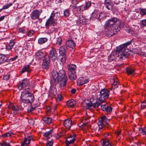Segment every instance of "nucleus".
<instances>
[{
  "instance_id": "1",
  "label": "nucleus",
  "mask_w": 146,
  "mask_h": 146,
  "mask_svg": "<svg viewBox=\"0 0 146 146\" xmlns=\"http://www.w3.org/2000/svg\"><path fill=\"white\" fill-rule=\"evenodd\" d=\"M125 25L124 22L121 21L115 17L111 18L106 21L104 25L106 35L111 36L116 34Z\"/></svg>"
},
{
  "instance_id": "2",
  "label": "nucleus",
  "mask_w": 146,
  "mask_h": 146,
  "mask_svg": "<svg viewBox=\"0 0 146 146\" xmlns=\"http://www.w3.org/2000/svg\"><path fill=\"white\" fill-rule=\"evenodd\" d=\"M52 76L55 85H58L60 88L65 86L67 81V78L65 76V72L63 70L61 69L59 71L53 70Z\"/></svg>"
},
{
  "instance_id": "3",
  "label": "nucleus",
  "mask_w": 146,
  "mask_h": 146,
  "mask_svg": "<svg viewBox=\"0 0 146 146\" xmlns=\"http://www.w3.org/2000/svg\"><path fill=\"white\" fill-rule=\"evenodd\" d=\"M30 88L24 89L22 92L21 96V101L24 103L31 104L35 100L33 95L31 93Z\"/></svg>"
},
{
  "instance_id": "4",
  "label": "nucleus",
  "mask_w": 146,
  "mask_h": 146,
  "mask_svg": "<svg viewBox=\"0 0 146 146\" xmlns=\"http://www.w3.org/2000/svg\"><path fill=\"white\" fill-rule=\"evenodd\" d=\"M131 41H129L123 44L117 48V51L118 54V57L119 58L125 59L128 57L129 53L125 50V48L131 44Z\"/></svg>"
},
{
  "instance_id": "5",
  "label": "nucleus",
  "mask_w": 146,
  "mask_h": 146,
  "mask_svg": "<svg viewBox=\"0 0 146 146\" xmlns=\"http://www.w3.org/2000/svg\"><path fill=\"white\" fill-rule=\"evenodd\" d=\"M110 120L105 116L100 117L98 123V129H97L96 130L101 132L105 129L106 128V125L108 124Z\"/></svg>"
},
{
  "instance_id": "6",
  "label": "nucleus",
  "mask_w": 146,
  "mask_h": 146,
  "mask_svg": "<svg viewBox=\"0 0 146 146\" xmlns=\"http://www.w3.org/2000/svg\"><path fill=\"white\" fill-rule=\"evenodd\" d=\"M58 19L56 16V14L53 13V12L52 13L50 16L46 21L45 24V27L48 29L51 25L55 26L56 25Z\"/></svg>"
},
{
  "instance_id": "7",
  "label": "nucleus",
  "mask_w": 146,
  "mask_h": 146,
  "mask_svg": "<svg viewBox=\"0 0 146 146\" xmlns=\"http://www.w3.org/2000/svg\"><path fill=\"white\" fill-rule=\"evenodd\" d=\"M110 91L106 89H102L100 92V94L98 97L101 101H104L109 96Z\"/></svg>"
},
{
  "instance_id": "8",
  "label": "nucleus",
  "mask_w": 146,
  "mask_h": 146,
  "mask_svg": "<svg viewBox=\"0 0 146 146\" xmlns=\"http://www.w3.org/2000/svg\"><path fill=\"white\" fill-rule=\"evenodd\" d=\"M42 12V10H35L33 11L30 14L31 18L33 20L38 19L40 15Z\"/></svg>"
},
{
  "instance_id": "9",
  "label": "nucleus",
  "mask_w": 146,
  "mask_h": 146,
  "mask_svg": "<svg viewBox=\"0 0 146 146\" xmlns=\"http://www.w3.org/2000/svg\"><path fill=\"white\" fill-rule=\"evenodd\" d=\"M29 83V81L27 79H25L22 80L21 82H20L18 86V88L19 90H21L27 86Z\"/></svg>"
},
{
  "instance_id": "10",
  "label": "nucleus",
  "mask_w": 146,
  "mask_h": 146,
  "mask_svg": "<svg viewBox=\"0 0 146 146\" xmlns=\"http://www.w3.org/2000/svg\"><path fill=\"white\" fill-rule=\"evenodd\" d=\"M50 58L53 61H55L56 59L57 54L55 49L52 48L50 51L49 55Z\"/></svg>"
},
{
  "instance_id": "11",
  "label": "nucleus",
  "mask_w": 146,
  "mask_h": 146,
  "mask_svg": "<svg viewBox=\"0 0 146 146\" xmlns=\"http://www.w3.org/2000/svg\"><path fill=\"white\" fill-rule=\"evenodd\" d=\"M89 79L87 77H81L78 80L77 82L78 85L81 86L84 84L87 83L89 81Z\"/></svg>"
},
{
  "instance_id": "12",
  "label": "nucleus",
  "mask_w": 146,
  "mask_h": 146,
  "mask_svg": "<svg viewBox=\"0 0 146 146\" xmlns=\"http://www.w3.org/2000/svg\"><path fill=\"white\" fill-rule=\"evenodd\" d=\"M102 104V105L101 106V108L103 111H106L107 112L112 111V108L111 107L108 106L106 103L104 102Z\"/></svg>"
},
{
  "instance_id": "13",
  "label": "nucleus",
  "mask_w": 146,
  "mask_h": 146,
  "mask_svg": "<svg viewBox=\"0 0 146 146\" xmlns=\"http://www.w3.org/2000/svg\"><path fill=\"white\" fill-rule=\"evenodd\" d=\"M118 52L117 51L112 52L110 55L108 57V60L109 62H111L115 59L118 57Z\"/></svg>"
},
{
  "instance_id": "14",
  "label": "nucleus",
  "mask_w": 146,
  "mask_h": 146,
  "mask_svg": "<svg viewBox=\"0 0 146 146\" xmlns=\"http://www.w3.org/2000/svg\"><path fill=\"white\" fill-rule=\"evenodd\" d=\"M8 108L9 109H11L15 114L17 113L19 110V107L15 106L12 103H11L9 105Z\"/></svg>"
},
{
  "instance_id": "15",
  "label": "nucleus",
  "mask_w": 146,
  "mask_h": 146,
  "mask_svg": "<svg viewBox=\"0 0 146 146\" xmlns=\"http://www.w3.org/2000/svg\"><path fill=\"white\" fill-rule=\"evenodd\" d=\"M76 102L73 99L68 100L66 102V105L68 107H73L76 105Z\"/></svg>"
},
{
  "instance_id": "16",
  "label": "nucleus",
  "mask_w": 146,
  "mask_h": 146,
  "mask_svg": "<svg viewBox=\"0 0 146 146\" xmlns=\"http://www.w3.org/2000/svg\"><path fill=\"white\" fill-rule=\"evenodd\" d=\"M64 125L65 127L69 129L72 125V121L69 119H66L64 122Z\"/></svg>"
},
{
  "instance_id": "17",
  "label": "nucleus",
  "mask_w": 146,
  "mask_h": 146,
  "mask_svg": "<svg viewBox=\"0 0 146 146\" xmlns=\"http://www.w3.org/2000/svg\"><path fill=\"white\" fill-rule=\"evenodd\" d=\"M69 77L72 80H75L76 78V73L75 72H68Z\"/></svg>"
},
{
  "instance_id": "18",
  "label": "nucleus",
  "mask_w": 146,
  "mask_h": 146,
  "mask_svg": "<svg viewBox=\"0 0 146 146\" xmlns=\"http://www.w3.org/2000/svg\"><path fill=\"white\" fill-rule=\"evenodd\" d=\"M78 21L81 24L85 25L86 23V19L82 15H80Z\"/></svg>"
},
{
  "instance_id": "19",
  "label": "nucleus",
  "mask_w": 146,
  "mask_h": 146,
  "mask_svg": "<svg viewBox=\"0 0 146 146\" xmlns=\"http://www.w3.org/2000/svg\"><path fill=\"white\" fill-rule=\"evenodd\" d=\"M102 146H112L111 144L108 139H105L102 140Z\"/></svg>"
},
{
  "instance_id": "20",
  "label": "nucleus",
  "mask_w": 146,
  "mask_h": 146,
  "mask_svg": "<svg viewBox=\"0 0 146 146\" xmlns=\"http://www.w3.org/2000/svg\"><path fill=\"white\" fill-rule=\"evenodd\" d=\"M15 44V42L13 40H10V42L8 45L6 46V49L8 50H10L13 47Z\"/></svg>"
},
{
  "instance_id": "21",
  "label": "nucleus",
  "mask_w": 146,
  "mask_h": 146,
  "mask_svg": "<svg viewBox=\"0 0 146 146\" xmlns=\"http://www.w3.org/2000/svg\"><path fill=\"white\" fill-rule=\"evenodd\" d=\"M67 46L69 47L73 48L75 46V44L72 40H69L67 41L66 42Z\"/></svg>"
},
{
  "instance_id": "22",
  "label": "nucleus",
  "mask_w": 146,
  "mask_h": 146,
  "mask_svg": "<svg viewBox=\"0 0 146 146\" xmlns=\"http://www.w3.org/2000/svg\"><path fill=\"white\" fill-rule=\"evenodd\" d=\"M66 57V54H60L58 58V60L60 61L63 64L65 62Z\"/></svg>"
},
{
  "instance_id": "23",
  "label": "nucleus",
  "mask_w": 146,
  "mask_h": 146,
  "mask_svg": "<svg viewBox=\"0 0 146 146\" xmlns=\"http://www.w3.org/2000/svg\"><path fill=\"white\" fill-rule=\"evenodd\" d=\"M104 102L100 100L99 99L98 97L96 102L94 103H93V106L94 108H97Z\"/></svg>"
},
{
  "instance_id": "24",
  "label": "nucleus",
  "mask_w": 146,
  "mask_h": 146,
  "mask_svg": "<svg viewBox=\"0 0 146 146\" xmlns=\"http://www.w3.org/2000/svg\"><path fill=\"white\" fill-rule=\"evenodd\" d=\"M76 66L75 64H70L68 66V72H75V69L76 68Z\"/></svg>"
},
{
  "instance_id": "25",
  "label": "nucleus",
  "mask_w": 146,
  "mask_h": 146,
  "mask_svg": "<svg viewBox=\"0 0 146 146\" xmlns=\"http://www.w3.org/2000/svg\"><path fill=\"white\" fill-rule=\"evenodd\" d=\"M49 93L52 96H54L56 94V89L55 88L52 87L50 88L49 91Z\"/></svg>"
},
{
  "instance_id": "26",
  "label": "nucleus",
  "mask_w": 146,
  "mask_h": 146,
  "mask_svg": "<svg viewBox=\"0 0 146 146\" xmlns=\"http://www.w3.org/2000/svg\"><path fill=\"white\" fill-rule=\"evenodd\" d=\"M31 70L30 68V65H27L25 66L22 69L21 71V73H23L25 72H31Z\"/></svg>"
},
{
  "instance_id": "27",
  "label": "nucleus",
  "mask_w": 146,
  "mask_h": 146,
  "mask_svg": "<svg viewBox=\"0 0 146 146\" xmlns=\"http://www.w3.org/2000/svg\"><path fill=\"white\" fill-rule=\"evenodd\" d=\"M66 47L65 46L63 45L60 47L59 49V53L60 54H65V52L66 51Z\"/></svg>"
},
{
  "instance_id": "28",
  "label": "nucleus",
  "mask_w": 146,
  "mask_h": 146,
  "mask_svg": "<svg viewBox=\"0 0 146 146\" xmlns=\"http://www.w3.org/2000/svg\"><path fill=\"white\" fill-rule=\"evenodd\" d=\"M44 55L43 52H39L36 53L35 57L37 59L40 60L44 56Z\"/></svg>"
},
{
  "instance_id": "29",
  "label": "nucleus",
  "mask_w": 146,
  "mask_h": 146,
  "mask_svg": "<svg viewBox=\"0 0 146 146\" xmlns=\"http://www.w3.org/2000/svg\"><path fill=\"white\" fill-rule=\"evenodd\" d=\"M99 14L98 11L97 10L94 11L92 13L91 17V19L94 20L97 18L98 14Z\"/></svg>"
},
{
  "instance_id": "30",
  "label": "nucleus",
  "mask_w": 146,
  "mask_h": 146,
  "mask_svg": "<svg viewBox=\"0 0 146 146\" xmlns=\"http://www.w3.org/2000/svg\"><path fill=\"white\" fill-rule=\"evenodd\" d=\"M73 140H70V137H68L66 141V146H68L70 144L73 143L75 141V139L73 138Z\"/></svg>"
},
{
  "instance_id": "31",
  "label": "nucleus",
  "mask_w": 146,
  "mask_h": 146,
  "mask_svg": "<svg viewBox=\"0 0 146 146\" xmlns=\"http://www.w3.org/2000/svg\"><path fill=\"white\" fill-rule=\"evenodd\" d=\"M126 72L129 74H131L133 73L135 69L131 67H128L126 68Z\"/></svg>"
},
{
  "instance_id": "32",
  "label": "nucleus",
  "mask_w": 146,
  "mask_h": 146,
  "mask_svg": "<svg viewBox=\"0 0 146 146\" xmlns=\"http://www.w3.org/2000/svg\"><path fill=\"white\" fill-rule=\"evenodd\" d=\"M44 122L47 124H50L52 122V119L48 117H44L42 119Z\"/></svg>"
},
{
  "instance_id": "33",
  "label": "nucleus",
  "mask_w": 146,
  "mask_h": 146,
  "mask_svg": "<svg viewBox=\"0 0 146 146\" xmlns=\"http://www.w3.org/2000/svg\"><path fill=\"white\" fill-rule=\"evenodd\" d=\"M15 52L17 54H20L23 51V48L21 46L16 47L15 48Z\"/></svg>"
},
{
  "instance_id": "34",
  "label": "nucleus",
  "mask_w": 146,
  "mask_h": 146,
  "mask_svg": "<svg viewBox=\"0 0 146 146\" xmlns=\"http://www.w3.org/2000/svg\"><path fill=\"white\" fill-rule=\"evenodd\" d=\"M13 135L14 133H13L11 132H8L3 134L2 135L1 137L3 138H6L12 136Z\"/></svg>"
},
{
  "instance_id": "35",
  "label": "nucleus",
  "mask_w": 146,
  "mask_h": 146,
  "mask_svg": "<svg viewBox=\"0 0 146 146\" xmlns=\"http://www.w3.org/2000/svg\"><path fill=\"white\" fill-rule=\"evenodd\" d=\"M6 61L8 62L7 58L3 55H0V64Z\"/></svg>"
},
{
  "instance_id": "36",
  "label": "nucleus",
  "mask_w": 146,
  "mask_h": 146,
  "mask_svg": "<svg viewBox=\"0 0 146 146\" xmlns=\"http://www.w3.org/2000/svg\"><path fill=\"white\" fill-rule=\"evenodd\" d=\"M91 3L90 1H88L86 2V5L84 6L83 10H86L88 9L91 6Z\"/></svg>"
},
{
  "instance_id": "37",
  "label": "nucleus",
  "mask_w": 146,
  "mask_h": 146,
  "mask_svg": "<svg viewBox=\"0 0 146 146\" xmlns=\"http://www.w3.org/2000/svg\"><path fill=\"white\" fill-rule=\"evenodd\" d=\"M48 40L46 38H41L39 39L38 42L40 44H42L46 42Z\"/></svg>"
},
{
  "instance_id": "38",
  "label": "nucleus",
  "mask_w": 146,
  "mask_h": 146,
  "mask_svg": "<svg viewBox=\"0 0 146 146\" xmlns=\"http://www.w3.org/2000/svg\"><path fill=\"white\" fill-rule=\"evenodd\" d=\"M53 131V129H51L50 131L48 132H46L44 133L43 134V135L45 137L47 138V139H48L49 138V136L52 133Z\"/></svg>"
},
{
  "instance_id": "39",
  "label": "nucleus",
  "mask_w": 146,
  "mask_h": 146,
  "mask_svg": "<svg viewBox=\"0 0 146 146\" xmlns=\"http://www.w3.org/2000/svg\"><path fill=\"white\" fill-rule=\"evenodd\" d=\"M113 82L112 84V87L114 88L118 87V85L119 84V81L117 79H115L113 80Z\"/></svg>"
},
{
  "instance_id": "40",
  "label": "nucleus",
  "mask_w": 146,
  "mask_h": 146,
  "mask_svg": "<svg viewBox=\"0 0 146 146\" xmlns=\"http://www.w3.org/2000/svg\"><path fill=\"white\" fill-rule=\"evenodd\" d=\"M93 103L90 102L89 103L86 104V109H91L94 108L93 106Z\"/></svg>"
},
{
  "instance_id": "41",
  "label": "nucleus",
  "mask_w": 146,
  "mask_h": 146,
  "mask_svg": "<svg viewBox=\"0 0 146 146\" xmlns=\"http://www.w3.org/2000/svg\"><path fill=\"white\" fill-rule=\"evenodd\" d=\"M49 63L43 62L42 64V67L44 69H47L48 68Z\"/></svg>"
},
{
  "instance_id": "42",
  "label": "nucleus",
  "mask_w": 146,
  "mask_h": 146,
  "mask_svg": "<svg viewBox=\"0 0 146 146\" xmlns=\"http://www.w3.org/2000/svg\"><path fill=\"white\" fill-rule=\"evenodd\" d=\"M106 16V15L104 13L101 12L100 13L98 19L100 21L101 20L105 18Z\"/></svg>"
},
{
  "instance_id": "43",
  "label": "nucleus",
  "mask_w": 146,
  "mask_h": 146,
  "mask_svg": "<svg viewBox=\"0 0 146 146\" xmlns=\"http://www.w3.org/2000/svg\"><path fill=\"white\" fill-rule=\"evenodd\" d=\"M43 62L50 63V57L48 55H44Z\"/></svg>"
},
{
  "instance_id": "44",
  "label": "nucleus",
  "mask_w": 146,
  "mask_h": 146,
  "mask_svg": "<svg viewBox=\"0 0 146 146\" xmlns=\"http://www.w3.org/2000/svg\"><path fill=\"white\" fill-rule=\"evenodd\" d=\"M26 141V139H24L23 141L21 142V146H28L29 144V140H28L29 141L28 143H25Z\"/></svg>"
},
{
  "instance_id": "45",
  "label": "nucleus",
  "mask_w": 146,
  "mask_h": 146,
  "mask_svg": "<svg viewBox=\"0 0 146 146\" xmlns=\"http://www.w3.org/2000/svg\"><path fill=\"white\" fill-rule=\"evenodd\" d=\"M62 40L60 37H58L56 39V44L58 45H60L62 44Z\"/></svg>"
},
{
  "instance_id": "46",
  "label": "nucleus",
  "mask_w": 146,
  "mask_h": 146,
  "mask_svg": "<svg viewBox=\"0 0 146 146\" xmlns=\"http://www.w3.org/2000/svg\"><path fill=\"white\" fill-rule=\"evenodd\" d=\"M70 15L69 11L68 9H66L64 11V15L65 17H67Z\"/></svg>"
},
{
  "instance_id": "47",
  "label": "nucleus",
  "mask_w": 146,
  "mask_h": 146,
  "mask_svg": "<svg viewBox=\"0 0 146 146\" xmlns=\"http://www.w3.org/2000/svg\"><path fill=\"white\" fill-rule=\"evenodd\" d=\"M18 31L19 35L20 34H25L26 33V30L23 28H19L18 29Z\"/></svg>"
},
{
  "instance_id": "48",
  "label": "nucleus",
  "mask_w": 146,
  "mask_h": 146,
  "mask_svg": "<svg viewBox=\"0 0 146 146\" xmlns=\"http://www.w3.org/2000/svg\"><path fill=\"white\" fill-rule=\"evenodd\" d=\"M63 99V97L62 95L59 94L57 95V97L56 98V101L59 102L62 99Z\"/></svg>"
},
{
  "instance_id": "49",
  "label": "nucleus",
  "mask_w": 146,
  "mask_h": 146,
  "mask_svg": "<svg viewBox=\"0 0 146 146\" xmlns=\"http://www.w3.org/2000/svg\"><path fill=\"white\" fill-rule=\"evenodd\" d=\"M140 132L146 136V128H143L139 129Z\"/></svg>"
},
{
  "instance_id": "50",
  "label": "nucleus",
  "mask_w": 146,
  "mask_h": 146,
  "mask_svg": "<svg viewBox=\"0 0 146 146\" xmlns=\"http://www.w3.org/2000/svg\"><path fill=\"white\" fill-rule=\"evenodd\" d=\"M105 6L108 9L111 10L112 9V7L113 6V4L111 3L109 4H107V5Z\"/></svg>"
},
{
  "instance_id": "51",
  "label": "nucleus",
  "mask_w": 146,
  "mask_h": 146,
  "mask_svg": "<svg viewBox=\"0 0 146 146\" xmlns=\"http://www.w3.org/2000/svg\"><path fill=\"white\" fill-rule=\"evenodd\" d=\"M13 4L12 3L8 4L7 5H4L2 7V9H5L9 8Z\"/></svg>"
},
{
  "instance_id": "52",
  "label": "nucleus",
  "mask_w": 146,
  "mask_h": 146,
  "mask_svg": "<svg viewBox=\"0 0 146 146\" xmlns=\"http://www.w3.org/2000/svg\"><path fill=\"white\" fill-rule=\"evenodd\" d=\"M10 144L7 142H2L0 144V146H10Z\"/></svg>"
},
{
  "instance_id": "53",
  "label": "nucleus",
  "mask_w": 146,
  "mask_h": 146,
  "mask_svg": "<svg viewBox=\"0 0 146 146\" xmlns=\"http://www.w3.org/2000/svg\"><path fill=\"white\" fill-rule=\"evenodd\" d=\"M140 14L143 16L145 15L146 14V9H141L140 11Z\"/></svg>"
},
{
  "instance_id": "54",
  "label": "nucleus",
  "mask_w": 146,
  "mask_h": 146,
  "mask_svg": "<svg viewBox=\"0 0 146 146\" xmlns=\"http://www.w3.org/2000/svg\"><path fill=\"white\" fill-rule=\"evenodd\" d=\"M24 139H26V142H25V143H28V142L29 141H28V140H29V144L30 143L31 140L33 139V137L31 136H29L27 137V138L25 137Z\"/></svg>"
},
{
  "instance_id": "55",
  "label": "nucleus",
  "mask_w": 146,
  "mask_h": 146,
  "mask_svg": "<svg viewBox=\"0 0 146 146\" xmlns=\"http://www.w3.org/2000/svg\"><path fill=\"white\" fill-rule=\"evenodd\" d=\"M83 7H84L82 5H81L80 6L78 7H77V11L79 12H80L81 11H83L84 10H82Z\"/></svg>"
},
{
  "instance_id": "56",
  "label": "nucleus",
  "mask_w": 146,
  "mask_h": 146,
  "mask_svg": "<svg viewBox=\"0 0 146 146\" xmlns=\"http://www.w3.org/2000/svg\"><path fill=\"white\" fill-rule=\"evenodd\" d=\"M141 106L143 108H146V100L141 102Z\"/></svg>"
},
{
  "instance_id": "57",
  "label": "nucleus",
  "mask_w": 146,
  "mask_h": 146,
  "mask_svg": "<svg viewBox=\"0 0 146 146\" xmlns=\"http://www.w3.org/2000/svg\"><path fill=\"white\" fill-rule=\"evenodd\" d=\"M53 141L52 139L47 143L46 146H52L53 144Z\"/></svg>"
},
{
  "instance_id": "58",
  "label": "nucleus",
  "mask_w": 146,
  "mask_h": 146,
  "mask_svg": "<svg viewBox=\"0 0 146 146\" xmlns=\"http://www.w3.org/2000/svg\"><path fill=\"white\" fill-rule=\"evenodd\" d=\"M10 76V75L9 74L3 77V79L5 80H7L9 79Z\"/></svg>"
},
{
  "instance_id": "59",
  "label": "nucleus",
  "mask_w": 146,
  "mask_h": 146,
  "mask_svg": "<svg viewBox=\"0 0 146 146\" xmlns=\"http://www.w3.org/2000/svg\"><path fill=\"white\" fill-rule=\"evenodd\" d=\"M35 110V108H33L31 106L29 107H28V112H30L34 110Z\"/></svg>"
},
{
  "instance_id": "60",
  "label": "nucleus",
  "mask_w": 146,
  "mask_h": 146,
  "mask_svg": "<svg viewBox=\"0 0 146 146\" xmlns=\"http://www.w3.org/2000/svg\"><path fill=\"white\" fill-rule=\"evenodd\" d=\"M18 56H16L15 57L11 58L9 60H7V61H9L10 62H12L15 60L17 58Z\"/></svg>"
},
{
  "instance_id": "61",
  "label": "nucleus",
  "mask_w": 146,
  "mask_h": 146,
  "mask_svg": "<svg viewBox=\"0 0 146 146\" xmlns=\"http://www.w3.org/2000/svg\"><path fill=\"white\" fill-rule=\"evenodd\" d=\"M34 33V31H30L27 33V35L28 36H30Z\"/></svg>"
},
{
  "instance_id": "62",
  "label": "nucleus",
  "mask_w": 146,
  "mask_h": 146,
  "mask_svg": "<svg viewBox=\"0 0 146 146\" xmlns=\"http://www.w3.org/2000/svg\"><path fill=\"white\" fill-rule=\"evenodd\" d=\"M142 25L143 26H146V19L143 20L141 21Z\"/></svg>"
},
{
  "instance_id": "63",
  "label": "nucleus",
  "mask_w": 146,
  "mask_h": 146,
  "mask_svg": "<svg viewBox=\"0 0 146 146\" xmlns=\"http://www.w3.org/2000/svg\"><path fill=\"white\" fill-rule=\"evenodd\" d=\"M72 3L75 5H73V7H74L75 8L76 7V5L78 3L76 0H73L72 1Z\"/></svg>"
},
{
  "instance_id": "64",
  "label": "nucleus",
  "mask_w": 146,
  "mask_h": 146,
  "mask_svg": "<svg viewBox=\"0 0 146 146\" xmlns=\"http://www.w3.org/2000/svg\"><path fill=\"white\" fill-rule=\"evenodd\" d=\"M111 3V0H105L104 2L105 5H106L107 4H109Z\"/></svg>"
}]
</instances>
